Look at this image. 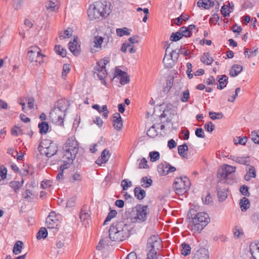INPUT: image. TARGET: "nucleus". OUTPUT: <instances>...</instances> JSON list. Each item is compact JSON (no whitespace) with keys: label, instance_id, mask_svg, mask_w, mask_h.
<instances>
[{"label":"nucleus","instance_id":"f257e3e1","mask_svg":"<svg viewBox=\"0 0 259 259\" xmlns=\"http://www.w3.org/2000/svg\"><path fill=\"white\" fill-rule=\"evenodd\" d=\"M190 220L188 228L194 233H200L210 222L208 213L198 212L193 209H190L188 213Z\"/></svg>","mask_w":259,"mask_h":259},{"label":"nucleus","instance_id":"f03ea898","mask_svg":"<svg viewBox=\"0 0 259 259\" xmlns=\"http://www.w3.org/2000/svg\"><path fill=\"white\" fill-rule=\"evenodd\" d=\"M130 229V226L124 221L114 222L109 229V237L113 241H122L129 237Z\"/></svg>","mask_w":259,"mask_h":259},{"label":"nucleus","instance_id":"7ed1b4c3","mask_svg":"<svg viewBox=\"0 0 259 259\" xmlns=\"http://www.w3.org/2000/svg\"><path fill=\"white\" fill-rule=\"evenodd\" d=\"M148 205L138 204L134 207L129 212V218L133 223H141L147 219L149 213Z\"/></svg>","mask_w":259,"mask_h":259},{"label":"nucleus","instance_id":"20e7f679","mask_svg":"<svg viewBox=\"0 0 259 259\" xmlns=\"http://www.w3.org/2000/svg\"><path fill=\"white\" fill-rule=\"evenodd\" d=\"M78 143L73 137L69 138L63 148V158L64 159L73 160L78 153Z\"/></svg>","mask_w":259,"mask_h":259},{"label":"nucleus","instance_id":"39448f33","mask_svg":"<svg viewBox=\"0 0 259 259\" xmlns=\"http://www.w3.org/2000/svg\"><path fill=\"white\" fill-rule=\"evenodd\" d=\"M38 150L41 154H44L48 157H51L56 154L58 151V147L54 142L45 139L40 142L38 147Z\"/></svg>","mask_w":259,"mask_h":259},{"label":"nucleus","instance_id":"423d86ee","mask_svg":"<svg viewBox=\"0 0 259 259\" xmlns=\"http://www.w3.org/2000/svg\"><path fill=\"white\" fill-rule=\"evenodd\" d=\"M190 186V181L185 176L176 178L174 183L175 191L178 195L185 194L189 189Z\"/></svg>","mask_w":259,"mask_h":259},{"label":"nucleus","instance_id":"0eeeda50","mask_svg":"<svg viewBox=\"0 0 259 259\" xmlns=\"http://www.w3.org/2000/svg\"><path fill=\"white\" fill-rule=\"evenodd\" d=\"M236 167L230 165L225 164L218 170V177L220 179L218 184L227 182L226 180L229 176L235 172Z\"/></svg>","mask_w":259,"mask_h":259},{"label":"nucleus","instance_id":"6e6552de","mask_svg":"<svg viewBox=\"0 0 259 259\" xmlns=\"http://www.w3.org/2000/svg\"><path fill=\"white\" fill-rule=\"evenodd\" d=\"M45 56L44 55L41 54L40 50L38 47L32 46L29 48L27 57L30 61L40 63L41 61L39 60V58H42Z\"/></svg>","mask_w":259,"mask_h":259},{"label":"nucleus","instance_id":"1a4fd4ad","mask_svg":"<svg viewBox=\"0 0 259 259\" xmlns=\"http://www.w3.org/2000/svg\"><path fill=\"white\" fill-rule=\"evenodd\" d=\"M65 116V113L54 108L51 111L49 118L52 122L58 125H62L63 123V119Z\"/></svg>","mask_w":259,"mask_h":259},{"label":"nucleus","instance_id":"9d476101","mask_svg":"<svg viewBox=\"0 0 259 259\" xmlns=\"http://www.w3.org/2000/svg\"><path fill=\"white\" fill-rule=\"evenodd\" d=\"M106 65V63L99 62L95 68V74H96L100 80H103V83L104 84H106V81L104 79L107 75Z\"/></svg>","mask_w":259,"mask_h":259},{"label":"nucleus","instance_id":"9b49d317","mask_svg":"<svg viewBox=\"0 0 259 259\" xmlns=\"http://www.w3.org/2000/svg\"><path fill=\"white\" fill-rule=\"evenodd\" d=\"M95 8L100 11L101 17H107L111 12L110 9L107 5L106 2L103 3L100 1L96 2Z\"/></svg>","mask_w":259,"mask_h":259},{"label":"nucleus","instance_id":"f8f14e48","mask_svg":"<svg viewBox=\"0 0 259 259\" xmlns=\"http://www.w3.org/2000/svg\"><path fill=\"white\" fill-rule=\"evenodd\" d=\"M58 219L56 217L55 212L52 211L46 219V225L48 228L54 229L58 225Z\"/></svg>","mask_w":259,"mask_h":259},{"label":"nucleus","instance_id":"ddd939ff","mask_svg":"<svg viewBox=\"0 0 259 259\" xmlns=\"http://www.w3.org/2000/svg\"><path fill=\"white\" fill-rule=\"evenodd\" d=\"M115 74L116 77L119 78L120 82L121 84L124 85L127 84L130 81V77L127 73L119 68H116L115 69Z\"/></svg>","mask_w":259,"mask_h":259},{"label":"nucleus","instance_id":"4468645a","mask_svg":"<svg viewBox=\"0 0 259 259\" xmlns=\"http://www.w3.org/2000/svg\"><path fill=\"white\" fill-rule=\"evenodd\" d=\"M148 244L151 248V249L156 251L161 247V241L157 236H153L148 239Z\"/></svg>","mask_w":259,"mask_h":259},{"label":"nucleus","instance_id":"2eb2a0df","mask_svg":"<svg viewBox=\"0 0 259 259\" xmlns=\"http://www.w3.org/2000/svg\"><path fill=\"white\" fill-rule=\"evenodd\" d=\"M96 2L91 5L88 10V16L91 20L99 19L101 15H100V11L98 9L95 8Z\"/></svg>","mask_w":259,"mask_h":259},{"label":"nucleus","instance_id":"dca6fc26","mask_svg":"<svg viewBox=\"0 0 259 259\" xmlns=\"http://www.w3.org/2000/svg\"><path fill=\"white\" fill-rule=\"evenodd\" d=\"M113 126L117 131L120 130L123 126V123L120 114L118 112L114 113L112 116Z\"/></svg>","mask_w":259,"mask_h":259},{"label":"nucleus","instance_id":"f3484780","mask_svg":"<svg viewBox=\"0 0 259 259\" xmlns=\"http://www.w3.org/2000/svg\"><path fill=\"white\" fill-rule=\"evenodd\" d=\"M77 37L74 36V38L72 41H70L69 44V49L70 51L75 56H77L79 54L80 52V46L78 45L77 41Z\"/></svg>","mask_w":259,"mask_h":259},{"label":"nucleus","instance_id":"a211bd4d","mask_svg":"<svg viewBox=\"0 0 259 259\" xmlns=\"http://www.w3.org/2000/svg\"><path fill=\"white\" fill-rule=\"evenodd\" d=\"M69 106V102L65 99H62L58 101L55 108L66 114V111L68 108Z\"/></svg>","mask_w":259,"mask_h":259},{"label":"nucleus","instance_id":"6ab92c4d","mask_svg":"<svg viewBox=\"0 0 259 259\" xmlns=\"http://www.w3.org/2000/svg\"><path fill=\"white\" fill-rule=\"evenodd\" d=\"M208 251L205 248H200L195 253L193 259H208Z\"/></svg>","mask_w":259,"mask_h":259},{"label":"nucleus","instance_id":"aec40b11","mask_svg":"<svg viewBox=\"0 0 259 259\" xmlns=\"http://www.w3.org/2000/svg\"><path fill=\"white\" fill-rule=\"evenodd\" d=\"M110 155L109 151L107 149H104L102 152L100 158L96 160V163L100 165L102 163H105L108 160Z\"/></svg>","mask_w":259,"mask_h":259},{"label":"nucleus","instance_id":"412c9836","mask_svg":"<svg viewBox=\"0 0 259 259\" xmlns=\"http://www.w3.org/2000/svg\"><path fill=\"white\" fill-rule=\"evenodd\" d=\"M197 5L199 8L208 10L213 6L214 2L213 0H199Z\"/></svg>","mask_w":259,"mask_h":259},{"label":"nucleus","instance_id":"4be33fe9","mask_svg":"<svg viewBox=\"0 0 259 259\" xmlns=\"http://www.w3.org/2000/svg\"><path fill=\"white\" fill-rule=\"evenodd\" d=\"M80 219L85 227H87L88 226H89L91 223V220L90 215L89 212H85L84 210H81L80 214Z\"/></svg>","mask_w":259,"mask_h":259},{"label":"nucleus","instance_id":"5701e85b","mask_svg":"<svg viewBox=\"0 0 259 259\" xmlns=\"http://www.w3.org/2000/svg\"><path fill=\"white\" fill-rule=\"evenodd\" d=\"M233 3H229L227 5H224L222 7L221 12L224 17L229 16L230 14L233 11Z\"/></svg>","mask_w":259,"mask_h":259},{"label":"nucleus","instance_id":"b1692460","mask_svg":"<svg viewBox=\"0 0 259 259\" xmlns=\"http://www.w3.org/2000/svg\"><path fill=\"white\" fill-rule=\"evenodd\" d=\"M231 159L239 164L248 165L250 163L249 158L248 156L246 157H238V156H231Z\"/></svg>","mask_w":259,"mask_h":259},{"label":"nucleus","instance_id":"393cba45","mask_svg":"<svg viewBox=\"0 0 259 259\" xmlns=\"http://www.w3.org/2000/svg\"><path fill=\"white\" fill-rule=\"evenodd\" d=\"M250 252L253 259H259V244H251Z\"/></svg>","mask_w":259,"mask_h":259},{"label":"nucleus","instance_id":"a878e982","mask_svg":"<svg viewBox=\"0 0 259 259\" xmlns=\"http://www.w3.org/2000/svg\"><path fill=\"white\" fill-rule=\"evenodd\" d=\"M243 70V67L241 65L234 64L232 66L230 71V75L232 77L237 76Z\"/></svg>","mask_w":259,"mask_h":259},{"label":"nucleus","instance_id":"bb28decb","mask_svg":"<svg viewBox=\"0 0 259 259\" xmlns=\"http://www.w3.org/2000/svg\"><path fill=\"white\" fill-rule=\"evenodd\" d=\"M219 84L217 86V89L222 90L225 88L228 83V77L226 75H223L218 77Z\"/></svg>","mask_w":259,"mask_h":259},{"label":"nucleus","instance_id":"cd10ccee","mask_svg":"<svg viewBox=\"0 0 259 259\" xmlns=\"http://www.w3.org/2000/svg\"><path fill=\"white\" fill-rule=\"evenodd\" d=\"M135 197L139 200H142L146 196V192L140 187H136L134 189Z\"/></svg>","mask_w":259,"mask_h":259},{"label":"nucleus","instance_id":"c85d7f7f","mask_svg":"<svg viewBox=\"0 0 259 259\" xmlns=\"http://www.w3.org/2000/svg\"><path fill=\"white\" fill-rule=\"evenodd\" d=\"M59 2L57 1L55 2L52 1H49L46 4L47 9L52 12L57 11L59 9Z\"/></svg>","mask_w":259,"mask_h":259},{"label":"nucleus","instance_id":"c756f323","mask_svg":"<svg viewBox=\"0 0 259 259\" xmlns=\"http://www.w3.org/2000/svg\"><path fill=\"white\" fill-rule=\"evenodd\" d=\"M256 177V171L255 168L253 166H250L248 169L247 170V173L244 176V179L248 181L251 178Z\"/></svg>","mask_w":259,"mask_h":259},{"label":"nucleus","instance_id":"7c9ffc66","mask_svg":"<svg viewBox=\"0 0 259 259\" xmlns=\"http://www.w3.org/2000/svg\"><path fill=\"white\" fill-rule=\"evenodd\" d=\"M178 153L181 156L184 158L188 157L186 152L188 150V148L186 143H184V144L179 146L178 147Z\"/></svg>","mask_w":259,"mask_h":259},{"label":"nucleus","instance_id":"2f4dec72","mask_svg":"<svg viewBox=\"0 0 259 259\" xmlns=\"http://www.w3.org/2000/svg\"><path fill=\"white\" fill-rule=\"evenodd\" d=\"M217 189L218 191V195L219 200L220 201H223L225 200L228 196V194L226 189H223V190L220 189L219 185L217 186Z\"/></svg>","mask_w":259,"mask_h":259},{"label":"nucleus","instance_id":"473e14b6","mask_svg":"<svg viewBox=\"0 0 259 259\" xmlns=\"http://www.w3.org/2000/svg\"><path fill=\"white\" fill-rule=\"evenodd\" d=\"M174 61L169 55H165L163 59V62L166 68H171Z\"/></svg>","mask_w":259,"mask_h":259},{"label":"nucleus","instance_id":"72a5a7b5","mask_svg":"<svg viewBox=\"0 0 259 259\" xmlns=\"http://www.w3.org/2000/svg\"><path fill=\"white\" fill-rule=\"evenodd\" d=\"M249 200L246 197H243L240 201V206L242 211H246L249 207Z\"/></svg>","mask_w":259,"mask_h":259},{"label":"nucleus","instance_id":"f704fd0d","mask_svg":"<svg viewBox=\"0 0 259 259\" xmlns=\"http://www.w3.org/2000/svg\"><path fill=\"white\" fill-rule=\"evenodd\" d=\"M213 60L212 58L210 56L208 53H204L201 58V62L207 65H210Z\"/></svg>","mask_w":259,"mask_h":259},{"label":"nucleus","instance_id":"c9c22d12","mask_svg":"<svg viewBox=\"0 0 259 259\" xmlns=\"http://www.w3.org/2000/svg\"><path fill=\"white\" fill-rule=\"evenodd\" d=\"M23 243L21 241H17L13 247V252L15 254H18L21 253Z\"/></svg>","mask_w":259,"mask_h":259},{"label":"nucleus","instance_id":"e433bc0d","mask_svg":"<svg viewBox=\"0 0 259 259\" xmlns=\"http://www.w3.org/2000/svg\"><path fill=\"white\" fill-rule=\"evenodd\" d=\"M152 182L150 178L148 179L147 177H143L141 180V186L145 188H149L151 186Z\"/></svg>","mask_w":259,"mask_h":259},{"label":"nucleus","instance_id":"4c0bfd02","mask_svg":"<svg viewBox=\"0 0 259 259\" xmlns=\"http://www.w3.org/2000/svg\"><path fill=\"white\" fill-rule=\"evenodd\" d=\"M23 182V180H22L21 182L17 181H13L10 183V186L14 189L15 192H17L22 186Z\"/></svg>","mask_w":259,"mask_h":259},{"label":"nucleus","instance_id":"58836bf2","mask_svg":"<svg viewBox=\"0 0 259 259\" xmlns=\"http://www.w3.org/2000/svg\"><path fill=\"white\" fill-rule=\"evenodd\" d=\"M233 141L235 145L239 144L241 145H244L247 141V138L246 136H237L234 138Z\"/></svg>","mask_w":259,"mask_h":259},{"label":"nucleus","instance_id":"ea45409f","mask_svg":"<svg viewBox=\"0 0 259 259\" xmlns=\"http://www.w3.org/2000/svg\"><path fill=\"white\" fill-rule=\"evenodd\" d=\"M48 235V232L46 228L42 227L40 229L36 234V238L38 240L45 239Z\"/></svg>","mask_w":259,"mask_h":259},{"label":"nucleus","instance_id":"a19ab883","mask_svg":"<svg viewBox=\"0 0 259 259\" xmlns=\"http://www.w3.org/2000/svg\"><path fill=\"white\" fill-rule=\"evenodd\" d=\"M39 132L42 135L46 134L48 131L49 124L47 122H42L38 126Z\"/></svg>","mask_w":259,"mask_h":259},{"label":"nucleus","instance_id":"79ce46f5","mask_svg":"<svg viewBox=\"0 0 259 259\" xmlns=\"http://www.w3.org/2000/svg\"><path fill=\"white\" fill-rule=\"evenodd\" d=\"M103 41V38L101 36H95L93 40L94 47L97 49H101V45Z\"/></svg>","mask_w":259,"mask_h":259},{"label":"nucleus","instance_id":"37998d69","mask_svg":"<svg viewBox=\"0 0 259 259\" xmlns=\"http://www.w3.org/2000/svg\"><path fill=\"white\" fill-rule=\"evenodd\" d=\"M182 246V254L186 256L190 254L191 247L188 244L183 243L181 245Z\"/></svg>","mask_w":259,"mask_h":259},{"label":"nucleus","instance_id":"c03bdc74","mask_svg":"<svg viewBox=\"0 0 259 259\" xmlns=\"http://www.w3.org/2000/svg\"><path fill=\"white\" fill-rule=\"evenodd\" d=\"M117 35L120 37L124 35H130V32L129 29L126 27H123L122 28H117L116 30Z\"/></svg>","mask_w":259,"mask_h":259},{"label":"nucleus","instance_id":"a18cd8bd","mask_svg":"<svg viewBox=\"0 0 259 259\" xmlns=\"http://www.w3.org/2000/svg\"><path fill=\"white\" fill-rule=\"evenodd\" d=\"M147 135L148 137L153 138L158 135L157 132L155 129V125H153L147 132Z\"/></svg>","mask_w":259,"mask_h":259},{"label":"nucleus","instance_id":"49530a36","mask_svg":"<svg viewBox=\"0 0 259 259\" xmlns=\"http://www.w3.org/2000/svg\"><path fill=\"white\" fill-rule=\"evenodd\" d=\"M55 50L58 55L61 56L63 57L66 56L67 54L66 50L63 48L61 46L56 45L55 47Z\"/></svg>","mask_w":259,"mask_h":259},{"label":"nucleus","instance_id":"de8ad7c7","mask_svg":"<svg viewBox=\"0 0 259 259\" xmlns=\"http://www.w3.org/2000/svg\"><path fill=\"white\" fill-rule=\"evenodd\" d=\"M166 167V162L164 163H161L160 164L158 167H157V170L158 172L161 175H167V172L166 171V169H165Z\"/></svg>","mask_w":259,"mask_h":259},{"label":"nucleus","instance_id":"09e8293b","mask_svg":"<svg viewBox=\"0 0 259 259\" xmlns=\"http://www.w3.org/2000/svg\"><path fill=\"white\" fill-rule=\"evenodd\" d=\"M180 32L183 36L190 37L192 35V32L189 31L186 27L183 26L180 29Z\"/></svg>","mask_w":259,"mask_h":259},{"label":"nucleus","instance_id":"8fccbe9b","mask_svg":"<svg viewBox=\"0 0 259 259\" xmlns=\"http://www.w3.org/2000/svg\"><path fill=\"white\" fill-rule=\"evenodd\" d=\"M182 38V35H181L180 31L176 32L175 33H172L170 36V40L172 41H177L179 40L181 38Z\"/></svg>","mask_w":259,"mask_h":259},{"label":"nucleus","instance_id":"3c124183","mask_svg":"<svg viewBox=\"0 0 259 259\" xmlns=\"http://www.w3.org/2000/svg\"><path fill=\"white\" fill-rule=\"evenodd\" d=\"M209 115L210 118L212 120L222 119L223 116L222 113L220 112L216 113L213 112H209Z\"/></svg>","mask_w":259,"mask_h":259},{"label":"nucleus","instance_id":"603ef678","mask_svg":"<svg viewBox=\"0 0 259 259\" xmlns=\"http://www.w3.org/2000/svg\"><path fill=\"white\" fill-rule=\"evenodd\" d=\"M190 98V93L188 90L184 91L181 95V101L183 102H186Z\"/></svg>","mask_w":259,"mask_h":259},{"label":"nucleus","instance_id":"864d4df0","mask_svg":"<svg viewBox=\"0 0 259 259\" xmlns=\"http://www.w3.org/2000/svg\"><path fill=\"white\" fill-rule=\"evenodd\" d=\"M117 214V211L115 210H111L108 214L105 221L104 225H105L107 222L110 221L112 219L114 218Z\"/></svg>","mask_w":259,"mask_h":259},{"label":"nucleus","instance_id":"5fc2aeb1","mask_svg":"<svg viewBox=\"0 0 259 259\" xmlns=\"http://www.w3.org/2000/svg\"><path fill=\"white\" fill-rule=\"evenodd\" d=\"M150 160L152 162L156 161L159 159L160 155L159 152L157 151L151 152L149 153Z\"/></svg>","mask_w":259,"mask_h":259},{"label":"nucleus","instance_id":"6e6d98bb","mask_svg":"<svg viewBox=\"0 0 259 259\" xmlns=\"http://www.w3.org/2000/svg\"><path fill=\"white\" fill-rule=\"evenodd\" d=\"M81 180V176L78 172H75L72 175L70 179L71 183H75V182H80Z\"/></svg>","mask_w":259,"mask_h":259},{"label":"nucleus","instance_id":"4d7b16f0","mask_svg":"<svg viewBox=\"0 0 259 259\" xmlns=\"http://www.w3.org/2000/svg\"><path fill=\"white\" fill-rule=\"evenodd\" d=\"M204 127L205 130L211 133L214 130L215 126L211 121H209L204 124Z\"/></svg>","mask_w":259,"mask_h":259},{"label":"nucleus","instance_id":"13d9d810","mask_svg":"<svg viewBox=\"0 0 259 259\" xmlns=\"http://www.w3.org/2000/svg\"><path fill=\"white\" fill-rule=\"evenodd\" d=\"M62 158L63 161H64V164L61 166L60 169L63 171L64 169L67 168L72 163L73 160H71L70 161L69 159H64L63 157Z\"/></svg>","mask_w":259,"mask_h":259},{"label":"nucleus","instance_id":"bf43d9fd","mask_svg":"<svg viewBox=\"0 0 259 259\" xmlns=\"http://www.w3.org/2000/svg\"><path fill=\"white\" fill-rule=\"evenodd\" d=\"M251 136L252 137L251 139L253 142L255 144H259V135L258 132L253 131L251 133Z\"/></svg>","mask_w":259,"mask_h":259},{"label":"nucleus","instance_id":"052dcab7","mask_svg":"<svg viewBox=\"0 0 259 259\" xmlns=\"http://www.w3.org/2000/svg\"><path fill=\"white\" fill-rule=\"evenodd\" d=\"M121 185L122 187L123 190H126L132 186V182H128L127 180L124 179L121 181Z\"/></svg>","mask_w":259,"mask_h":259},{"label":"nucleus","instance_id":"680f3d73","mask_svg":"<svg viewBox=\"0 0 259 259\" xmlns=\"http://www.w3.org/2000/svg\"><path fill=\"white\" fill-rule=\"evenodd\" d=\"M93 109L97 110L99 113H101L103 111H106L107 110V107L106 105H103L102 108L98 104H95L92 106Z\"/></svg>","mask_w":259,"mask_h":259},{"label":"nucleus","instance_id":"e2e57ef3","mask_svg":"<svg viewBox=\"0 0 259 259\" xmlns=\"http://www.w3.org/2000/svg\"><path fill=\"white\" fill-rule=\"evenodd\" d=\"M240 191L241 194L245 196H249L248 187L245 185L241 186L240 188Z\"/></svg>","mask_w":259,"mask_h":259},{"label":"nucleus","instance_id":"0e129e2a","mask_svg":"<svg viewBox=\"0 0 259 259\" xmlns=\"http://www.w3.org/2000/svg\"><path fill=\"white\" fill-rule=\"evenodd\" d=\"M180 53V50L177 51V50H171V51H169V55L175 61L178 59Z\"/></svg>","mask_w":259,"mask_h":259},{"label":"nucleus","instance_id":"69168bd1","mask_svg":"<svg viewBox=\"0 0 259 259\" xmlns=\"http://www.w3.org/2000/svg\"><path fill=\"white\" fill-rule=\"evenodd\" d=\"M139 168H147L148 167L147 165V161L145 158L141 159L138 165Z\"/></svg>","mask_w":259,"mask_h":259},{"label":"nucleus","instance_id":"338daca9","mask_svg":"<svg viewBox=\"0 0 259 259\" xmlns=\"http://www.w3.org/2000/svg\"><path fill=\"white\" fill-rule=\"evenodd\" d=\"M147 259H157V251L154 249H151L147 254Z\"/></svg>","mask_w":259,"mask_h":259},{"label":"nucleus","instance_id":"774afa93","mask_svg":"<svg viewBox=\"0 0 259 259\" xmlns=\"http://www.w3.org/2000/svg\"><path fill=\"white\" fill-rule=\"evenodd\" d=\"M196 136L200 138H203L205 137V134L202 128H197L195 130Z\"/></svg>","mask_w":259,"mask_h":259}]
</instances>
